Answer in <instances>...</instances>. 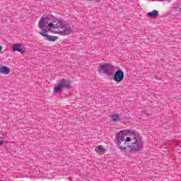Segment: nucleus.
Returning <instances> with one entry per match:
<instances>
[{"instance_id": "nucleus-1", "label": "nucleus", "mask_w": 181, "mask_h": 181, "mask_svg": "<svg viewBox=\"0 0 181 181\" xmlns=\"http://www.w3.org/2000/svg\"><path fill=\"white\" fill-rule=\"evenodd\" d=\"M127 132L130 134V136L127 137L124 142H132V145L127 146V148H130L131 151L134 153L141 152L142 148H144V142H142L141 137L131 130H127Z\"/></svg>"}, {"instance_id": "nucleus-2", "label": "nucleus", "mask_w": 181, "mask_h": 181, "mask_svg": "<svg viewBox=\"0 0 181 181\" xmlns=\"http://www.w3.org/2000/svg\"><path fill=\"white\" fill-rule=\"evenodd\" d=\"M52 18H53V16L51 14L43 16L42 17L38 24L40 29L42 30V33H40V35L45 37V40H48V42H56V40L59 39V37L47 35V30L45 29V22L47 23V21H49V19H52Z\"/></svg>"}, {"instance_id": "nucleus-3", "label": "nucleus", "mask_w": 181, "mask_h": 181, "mask_svg": "<svg viewBox=\"0 0 181 181\" xmlns=\"http://www.w3.org/2000/svg\"><path fill=\"white\" fill-rule=\"evenodd\" d=\"M53 21V16L52 18L47 20V22H44V23H48V28L50 30H52V29H63L64 28V25H63V22L62 21H58L56 23V21Z\"/></svg>"}, {"instance_id": "nucleus-4", "label": "nucleus", "mask_w": 181, "mask_h": 181, "mask_svg": "<svg viewBox=\"0 0 181 181\" xmlns=\"http://www.w3.org/2000/svg\"><path fill=\"white\" fill-rule=\"evenodd\" d=\"M125 141V137L124 136V130H121L116 135V142L117 146H119V149L121 151H124V152L127 151V146L124 147L121 146V143L124 142Z\"/></svg>"}, {"instance_id": "nucleus-5", "label": "nucleus", "mask_w": 181, "mask_h": 181, "mask_svg": "<svg viewBox=\"0 0 181 181\" xmlns=\"http://www.w3.org/2000/svg\"><path fill=\"white\" fill-rule=\"evenodd\" d=\"M100 70L104 74H107V76H111L114 71V66H111L110 64L106 63L100 66Z\"/></svg>"}, {"instance_id": "nucleus-6", "label": "nucleus", "mask_w": 181, "mask_h": 181, "mask_svg": "<svg viewBox=\"0 0 181 181\" xmlns=\"http://www.w3.org/2000/svg\"><path fill=\"white\" fill-rule=\"evenodd\" d=\"M71 88V85L66 80L63 79L61 81V82L54 88V92L55 93H59L62 88Z\"/></svg>"}, {"instance_id": "nucleus-7", "label": "nucleus", "mask_w": 181, "mask_h": 181, "mask_svg": "<svg viewBox=\"0 0 181 181\" xmlns=\"http://www.w3.org/2000/svg\"><path fill=\"white\" fill-rule=\"evenodd\" d=\"M113 80L116 83H121L124 80V71L122 70H117L114 74Z\"/></svg>"}, {"instance_id": "nucleus-8", "label": "nucleus", "mask_w": 181, "mask_h": 181, "mask_svg": "<svg viewBox=\"0 0 181 181\" xmlns=\"http://www.w3.org/2000/svg\"><path fill=\"white\" fill-rule=\"evenodd\" d=\"M73 32V29L71 27H66L64 25L63 30H58L57 33L60 35L61 36H67V35H70Z\"/></svg>"}, {"instance_id": "nucleus-9", "label": "nucleus", "mask_w": 181, "mask_h": 181, "mask_svg": "<svg viewBox=\"0 0 181 181\" xmlns=\"http://www.w3.org/2000/svg\"><path fill=\"white\" fill-rule=\"evenodd\" d=\"M13 52H19L20 53H25L26 49L21 44H16L13 46Z\"/></svg>"}, {"instance_id": "nucleus-10", "label": "nucleus", "mask_w": 181, "mask_h": 181, "mask_svg": "<svg viewBox=\"0 0 181 181\" xmlns=\"http://www.w3.org/2000/svg\"><path fill=\"white\" fill-rule=\"evenodd\" d=\"M95 151L96 153H99V155H104V153H105V149H104L102 145L96 146Z\"/></svg>"}, {"instance_id": "nucleus-11", "label": "nucleus", "mask_w": 181, "mask_h": 181, "mask_svg": "<svg viewBox=\"0 0 181 181\" xmlns=\"http://www.w3.org/2000/svg\"><path fill=\"white\" fill-rule=\"evenodd\" d=\"M147 16L148 18H156L159 16V11L157 10H153V11H150L147 13Z\"/></svg>"}, {"instance_id": "nucleus-12", "label": "nucleus", "mask_w": 181, "mask_h": 181, "mask_svg": "<svg viewBox=\"0 0 181 181\" xmlns=\"http://www.w3.org/2000/svg\"><path fill=\"white\" fill-rule=\"evenodd\" d=\"M0 73L3 74H9L11 73V69L6 66H2L0 68Z\"/></svg>"}, {"instance_id": "nucleus-13", "label": "nucleus", "mask_w": 181, "mask_h": 181, "mask_svg": "<svg viewBox=\"0 0 181 181\" xmlns=\"http://www.w3.org/2000/svg\"><path fill=\"white\" fill-rule=\"evenodd\" d=\"M110 118L112 119V121H113L114 122H117L118 121H120V118H119V115L118 114H114L112 115Z\"/></svg>"}, {"instance_id": "nucleus-14", "label": "nucleus", "mask_w": 181, "mask_h": 181, "mask_svg": "<svg viewBox=\"0 0 181 181\" xmlns=\"http://www.w3.org/2000/svg\"><path fill=\"white\" fill-rule=\"evenodd\" d=\"M2 144H4V140L0 137V145H2Z\"/></svg>"}, {"instance_id": "nucleus-15", "label": "nucleus", "mask_w": 181, "mask_h": 181, "mask_svg": "<svg viewBox=\"0 0 181 181\" xmlns=\"http://www.w3.org/2000/svg\"><path fill=\"white\" fill-rule=\"evenodd\" d=\"M2 46H0V52L2 50Z\"/></svg>"}, {"instance_id": "nucleus-16", "label": "nucleus", "mask_w": 181, "mask_h": 181, "mask_svg": "<svg viewBox=\"0 0 181 181\" xmlns=\"http://www.w3.org/2000/svg\"><path fill=\"white\" fill-rule=\"evenodd\" d=\"M87 1H98V0H87Z\"/></svg>"}]
</instances>
